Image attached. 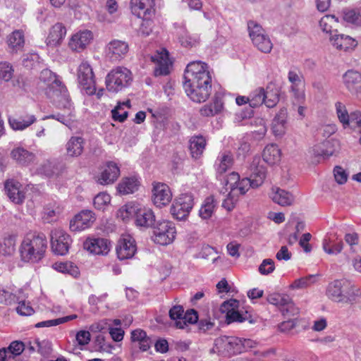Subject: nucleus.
Here are the masks:
<instances>
[{
	"mask_svg": "<svg viewBox=\"0 0 361 361\" xmlns=\"http://www.w3.org/2000/svg\"><path fill=\"white\" fill-rule=\"evenodd\" d=\"M184 79L183 87L192 101L204 102L211 95L212 75L207 63L200 61L188 63Z\"/></svg>",
	"mask_w": 361,
	"mask_h": 361,
	"instance_id": "f257e3e1",
	"label": "nucleus"
},
{
	"mask_svg": "<svg viewBox=\"0 0 361 361\" xmlns=\"http://www.w3.org/2000/svg\"><path fill=\"white\" fill-rule=\"evenodd\" d=\"M326 295L333 302L353 305L361 298V289L348 279H336L328 284Z\"/></svg>",
	"mask_w": 361,
	"mask_h": 361,
	"instance_id": "f03ea898",
	"label": "nucleus"
},
{
	"mask_svg": "<svg viewBox=\"0 0 361 361\" xmlns=\"http://www.w3.org/2000/svg\"><path fill=\"white\" fill-rule=\"evenodd\" d=\"M47 240L44 233H27L19 247L20 259L24 262L37 263L44 256Z\"/></svg>",
	"mask_w": 361,
	"mask_h": 361,
	"instance_id": "7ed1b4c3",
	"label": "nucleus"
},
{
	"mask_svg": "<svg viewBox=\"0 0 361 361\" xmlns=\"http://www.w3.org/2000/svg\"><path fill=\"white\" fill-rule=\"evenodd\" d=\"M133 80L132 73L125 67L112 69L106 77V87L109 92H118L128 87Z\"/></svg>",
	"mask_w": 361,
	"mask_h": 361,
	"instance_id": "20e7f679",
	"label": "nucleus"
},
{
	"mask_svg": "<svg viewBox=\"0 0 361 361\" xmlns=\"http://www.w3.org/2000/svg\"><path fill=\"white\" fill-rule=\"evenodd\" d=\"M247 31L253 45L260 51L268 54L273 48L270 37L260 24L254 21L247 22Z\"/></svg>",
	"mask_w": 361,
	"mask_h": 361,
	"instance_id": "39448f33",
	"label": "nucleus"
},
{
	"mask_svg": "<svg viewBox=\"0 0 361 361\" xmlns=\"http://www.w3.org/2000/svg\"><path fill=\"white\" fill-rule=\"evenodd\" d=\"M194 206V197L190 193H183L175 199L171 207V213L173 218L185 221Z\"/></svg>",
	"mask_w": 361,
	"mask_h": 361,
	"instance_id": "423d86ee",
	"label": "nucleus"
},
{
	"mask_svg": "<svg viewBox=\"0 0 361 361\" xmlns=\"http://www.w3.org/2000/svg\"><path fill=\"white\" fill-rule=\"evenodd\" d=\"M176 234V230L174 224L169 221L163 220L158 221L154 226L152 238L154 243L166 245L173 241Z\"/></svg>",
	"mask_w": 361,
	"mask_h": 361,
	"instance_id": "0eeeda50",
	"label": "nucleus"
},
{
	"mask_svg": "<svg viewBox=\"0 0 361 361\" xmlns=\"http://www.w3.org/2000/svg\"><path fill=\"white\" fill-rule=\"evenodd\" d=\"M77 76L81 90L88 95L94 94L96 91L94 75L91 66L87 61H82L80 64Z\"/></svg>",
	"mask_w": 361,
	"mask_h": 361,
	"instance_id": "6e6552de",
	"label": "nucleus"
},
{
	"mask_svg": "<svg viewBox=\"0 0 361 361\" xmlns=\"http://www.w3.org/2000/svg\"><path fill=\"white\" fill-rule=\"evenodd\" d=\"M213 351L219 355L231 357L240 354L238 337L221 336L215 339Z\"/></svg>",
	"mask_w": 361,
	"mask_h": 361,
	"instance_id": "1a4fd4ad",
	"label": "nucleus"
},
{
	"mask_svg": "<svg viewBox=\"0 0 361 361\" xmlns=\"http://www.w3.org/2000/svg\"><path fill=\"white\" fill-rule=\"evenodd\" d=\"M53 104L56 109H59L62 112H58L46 116L43 118V120L55 119L68 126L71 123L73 117L75 116V108L72 101H61L55 96Z\"/></svg>",
	"mask_w": 361,
	"mask_h": 361,
	"instance_id": "9d476101",
	"label": "nucleus"
},
{
	"mask_svg": "<svg viewBox=\"0 0 361 361\" xmlns=\"http://www.w3.org/2000/svg\"><path fill=\"white\" fill-rule=\"evenodd\" d=\"M72 240L71 236L60 228H56L51 233V245L53 252L58 255L68 253Z\"/></svg>",
	"mask_w": 361,
	"mask_h": 361,
	"instance_id": "9b49d317",
	"label": "nucleus"
},
{
	"mask_svg": "<svg viewBox=\"0 0 361 361\" xmlns=\"http://www.w3.org/2000/svg\"><path fill=\"white\" fill-rule=\"evenodd\" d=\"M250 188H253V184L250 178H245L240 180L235 188L232 189L231 192H228L226 197L224 200L222 206L227 210H231L237 202L238 197L244 195Z\"/></svg>",
	"mask_w": 361,
	"mask_h": 361,
	"instance_id": "f8f14e48",
	"label": "nucleus"
},
{
	"mask_svg": "<svg viewBox=\"0 0 361 361\" xmlns=\"http://www.w3.org/2000/svg\"><path fill=\"white\" fill-rule=\"evenodd\" d=\"M239 301L235 299H231L223 302L221 306V311L226 313V322H243L248 319L249 316L246 312L245 314H240L238 310Z\"/></svg>",
	"mask_w": 361,
	"mask_h": 361,
	"instance_id": "ddd939ff",
	"label": "nucleus"
},
{
	"mask_svg": "<svg viewBox=\"0 0 361 361\" xmlns=\"http://www.w3.org/2000/svg\"><path fill=\"white\" fill-rule=\"evenodd\" d=\"M116 254L120 260L131 259L137 251V245L135 239L128 235L123 236L116 245Z\"/></svg>",
	"mask_w": 361,
	"mask_h": 361,
	"instance_id": "4468645a",
	"label": "nucleus"
},
{
	"mask_svg": "<svg viewBox=\"0 0 361 361\" xmlns=\"http://www.w3.org/2000/svg\"><path fill=\"white\" fill-rule=\"evenodd\" d=\"M152 192V201L158 207L166 206L171 201L172 193L166 183L154 182Z\"/></svg>",
	"mask_w": 361,
	"mask_h": 361,
	"instance_id": "2eb2a0df",
	"label": "nucleus"
},
{
	"mask_svg": "<svg viewBox=\"0 0 361 361\" xmlns=\"http://www.w3.org/2000/svg\"><path fill=\"white\" fill-rule=\"evenodd\" d=\"M151 59L155 65L154 69L155 76H164L170 73L172 62L169 57V52L166 49L157 52Z\"/></svg>",
	"mask_w": 361,
	"mask_h": 361,
	"instance_id": "dca6fc26",
	"label": "nucleus"
},
{
	"mask_svg": "<svg viewBox=\"0 0 361 361\" xmlns=\"http://www.w3.org/2000/svg\"><path fill=\"white\" fill-rule=\"evenodd\" d=\"M250 178L253 184V188H257L262 185L267 176V169L259 157L256 156L253 157L250 166Z\"/></svg>",
	"mask_w": 361,
	"mask_h": 361,
	"instance_id": "f3484780",
	"label": "nucleus"
},
{
	"mask_svg": "<svg viewBox=\"0 0 361 361\" xmlns=\"http://www.w3.org/2000/svg\"><path fill=\"white\" fill-rule=\"evenodd\" d=\"M119 176L120 169L118 165L113 161H109L97 176L96 181L97 183L102 185H110L113 184L118 179Z\"/></svg>",
	"mask_w": 361,
	"mask_h": 361,
	"instance_id": "a211bd4d",
	"label": "nucleus"
},
{
	"mask_svg": "<svg viewBox=\"0 0 361 361\" xmlns=\"http://www.w3.org/2000/svg\"><path fill=\"white\" fill-rule=\"evenodd\" d=\"M94 214L90 210H82L70 222L72 231H81L90 228L95 221Z\"/></svg>",
	"mask_w": 361,
	"mask_h": 361,
	"instance_id": "6ab92c4d",
	"label": "nucleus"
},
{
	"mask_svg": "<svg viewBox=\"0 0 361 361\" xmlns=\"http://www.w3.org/2000/svg\"><path fill=\"white\" fill-rule=\"evenodd\" d=\"M93 39L92 32L90 30H80L73 35L69 40V48L76 52L84 50Z\"/></svg>",
	"mask_w": 361,
	"mask_h": 361,
	"instance_id": "aec40b11",
	"label": "nucleus"
},
{
	"mask_svg": "<svg viewBox=\"0 0 361 361\" xmlns=\"http://www.w3.org/2000/svg\"><path fill=\"white\" fill-rule=\"evenodd\" d=\"M5 192L9 200L15 204H20L25 200L23 185L17 180H8L4 184Z\"/></svg>",
	"mask_w": 361,
	"mask_h": 361,
	"instance_id": "412c9836",
	"label": "nucleus"
},
{
	"mask_svg": "<svg viewBox=\"0 0 361 361\" xmlns=\"http://www.w3.org/2000/svg\"><path fill=\"white\" fill-rule=\"evenodd\" d=\"M330 41L336 49L344 51L354 50L357 46V42L355 39L344 34H333L330 37Z\"/></svg>",
	"mask_w": 361,
	"mask_h": 361,
	"instance_id": "4be33fe9",
	"label": "nucleus"
},
{
	"mask_svg": "<svg viewBox=\"0 0 361 361\" xmlns=\"http://www.w3.org/2000/svg\"><path fill=\"white\" fill-rule=\"evenodd\" d=\"M343 84L347 90L354 94H361V73L348 70L343 75Z\"/></svg>",
	"mask_w": 361,
	"mask_h": 361,
	"instance_id": "5701e85b",
	"label": "nucleus"
},
{
	"mask_svg": "<svg viewBox=\"0 0 361 361\" xmlns=\"http://www.w3.org/2000/svg\"><path fill=\"white\" fill-rule=\"evenodd\" d=\"M46 94L52 101V103L54 102L55 96L61 101L71 100L66 87L56 78L49 85Z\"/></svg>",
	"mask_w": 361,
	"mask_h": 361,
	"instance_id": "b1692460",
	"label": "nucleus"
},
{
	"mask_svg": "<svg viewBox=\"0 0 361 361\" xmlns=\"http://www.w3.org/2000/svg\"><path fill=\"white\" fill-rule=\"evenodd\" d=\"M128 51V45L124 41L113 40L107 46L106 55L111 61H119Z\"/></svg>",
	"mask_w": 361,
	"mask_h": 361,
	"instance_id": "393cba45",
	"label": "nucleus"
},
{
	"mask_svg": "<svg viewBox=\"0 0 361 361\" xmlns=\"http://www.w3.org/2000/svg\"><path fill=\"white\" fill-rule=\"evenodd\" d=\"M154 0L130 1L131 11L138 18L152 16L154 13Z\"/></svg>",
	"mask_w": 361,
	"mask_h": 361,
	"instance_id": "a878e982",
	"label": "nucleus"
},
{
	"mask_svg": "<svg viewBox=\"0 0 361 361\" xmlns=\"http://www.w3.org/2000/svg\"><path fill=\"white\" fill-rule=\"evenodd\" d=\"M267 301L270 304L279 307L283 314L285 312H293V302L288 295L271 293L268 295Z\"/></svg>",
	"mask_w": 361,
	"mask_h": 361,
	"instance_id": "bb28decb",
	"label": "nucleus"
},
{
	"mask_svg": "<svg viewBox=\"0 0 361 361\" xmlns=\"http://www.w3.org/2000/svg\"><path fill=\"white\" fill-rule=\"evenodd\" d=\"M110 243L105 238H93L84 243V248L95 255L106 254L109 251Z\"/></svg>",
	"mask_w": 361,
	"mask_h": 361,
	"instance_id": "cd10ccee",
	"label": "nucleus"
},
{
	"mask_svg": "<svg viewBox=\"0 0 361 361\" xmlns=\"http://www.w3.org/2000/svg\"><path fill=\"white\" fill-rule=\"evenodd\" d=\"M234 163L233 155L230 151L220 152L214 164L216 171L223 174L232 167Z\"/></svg>",
	"mask_w": 361,
	"mask_h": 361,
	"instance_id": "c85d7f7f",
	"label": "nucleus"
},
{
	"mask_svg": "<svg viewBox=\"0 0 361 361\" xmlns=\"http://www.w3.org/2000/svg\"><path fill=\"white\" fill-rule=\"evenodd\" d=\"M270 197L275 203L282 207L290 206L295 200L293 194L277 187L271 188Z\"/></svg>",
	"mask_w": 361,
	"mask_h": 361,
	"instance_id": "c756f323",
	"label": "nucleus"
},
{
	"mask_svg": "<svg viewBox=\"0 0 361 361\" xmlns=\"http://www.w3.org/2000/svg\"><path fill=\"white\" fill-rule=\"evenodd\" d=\"M288 112L286 108L281 109L273 119L272 132L276 136L283 135L286 130Z\"/></svg>",
	"mask_w": 361,
	"mask_h": 361,
	"instance_id": "7c9ffc66",
	"label": "nucleus"
},
{
	"mask_svg": "<svg viewBox=\"0 0 361 361\" xmlns=\"http://www.w3.org/2000/svg\"><path fill=\"white\" fill-rule=\"evenodd\" d=\"M66 35V28L61 23L54 25L47 38V44L50 47L59 45Z\"/></svg>",
	"mask_w": 361,
	"mask_h": 361,
	"instance_id": "2f4dec72",
	"label": "nucleus"
},
{
	"mask_svg": "<svg viewBox=\"0 0 361 361\" xmlns=\"http://www.w3.org/2000/svg\"><path fill=\"white\" fill-rule=\"evenodd\" d=\"M135 224L139 227L149 228L154 225L155 215L149 208L139 207L135 220Z\"/></svg>",
	"mask_w": 361,
	"mask_h": 361,
	"instance_id": "473e14b6",
	"label": "nucleus"
},
{
	"mask_svg": "<svg viewBox=\"0 0 361 361\" xmlns=\"http://www.w3.org/2000/svg\"><path fill=\"white\" fill-rule=\"evenodd\" d=\"M11 157L20 165L28 166L36 159L35 154L23 147H17L11 152Z\"/></svg>",
	"mask_w": 361,
	"mask_h": 361,
	"instance_id": "72a5a7b5",
	"label": "nucleus"
},
{
	"mask_svg": "<svg viewBox=\"0 0 361 361\" xmlns=\"http://www.w3.org/2000/svg\"><path fill=\"white\" fill-rule=\"evenodd\" d=\"M85 142L81 136H72L66 145L67 155L78 157L82 154Z\"/></svg>",
	"mask_w": 361,
	"mask_h": 361,
	"instance_id": "f704fd0d",
	"label": "nucleus"
},
{
	"mask_svg": "<svg viewBox=\"0 0 361 361\" xmlns=\"http://www.w3.org/2000/svg\"><path fill=\"white\" fill-rule=\"evenodd\" d=\"M130 339L132 343L136 344L142 351L149 350L152 343V341L147 336L146 332L140 329L131 331Z\"/></svg>",
	"mask_w": 361,
	"mask_h": 361,
	"instance_id": "c9c22d12",
	"label": "nucleus"
},
{
	"mask_svg": "<svg viewBox=\"0 0 361 361\" xmlns=\"http://www.w3.org/2000/svg\"><path fill=\"white\" fill-rule=\"evenodd\" d=\"M7 44L12 53H17L23 50L25 45V36L22 30L13 31L8 36Z\"/></svg>",
	"mask_w": 361,
	"mask_h": 361,
	"instance_id": "e433bc0d",
	"label": "nucleus"
},
{
	"mask_svg": "<svg viewBox=\"0 0 361 361\" xmlns=\"http://www.w3.org/2000/svg\"><path fill=\"white\" fill-rule=\"evenodd\" d=\"M140 181L135 176L123 178L117 185V191L121 195H129L138 190Z\"/></svg>",
	"mask_w": 361,
	"mask_h": 361,
	"instance_id": "4c0bfd02",
	"label": "nucleus"
},
{
	"mask_svg": "<svg viewBox=\"0 0 361 361\" xmlns=\"http://www.w3.org/2000/svg\"><path fill=\"white\" fill-rule=\"evenodd\" d=\"M207 142L202 135L192 136L189 140V149L192 157L195 159H199L206 147Z\"/></svg>",
	"mask_w": 361,
	"mask_h": 361,
	"instance_id": "58836bf2",
	"label": "nucleus"
},
{
	"mask_svg": "<svg viewBox=\"0 0 361 361\" xmlns=\"http://www.w3.org/2000/svg\"><path fill=\"white\" fill-rule=\"evenodd\" d=\"M37 121L33 114H26L18 118H10L8 123L11 128L14 130H23L30 126Z\"/></svg>",
	"mask_w": 361,
	"mask_h": 361,
	"instance_id": "ea45409f",
	"label": "nucleus"
},
{
	"mask_svg": "<svg viewBox=\"0 0 361 361\" xmlns=\"http://www.w3.org/2000/svg\"><path fill=\"white\" fill-rule=\"evenodd\" d=\"M281 156V153L279 147L276 144H269L264 149L262 161L269 165H274L280 161Z\"/></svg>",
	"mask_w": 361,
	"mask_h": 361,
	"instance_id": "a19ab883",
	"label": "nucleus"
},
{
	"mask_svg": "<svg viewBox=\"0 0 361 361\" xmlns=\"http://www.w3.org/2000/svg\"><path fill=\"white\" fill-rule=\"evenodd\" d=\"M223 105L224 103L221 97L216 95L213 99V102L203 106L200 111L203 116H213L221 111Z\"/></svg>",
	"mask_w": 361,
	"mask_h": 361,
	"instance_id": "79ce46f5",
	"label": "nucleus"
},
{
	"mask_svg": "<svg viewBox=\"0 0 361 361\" xmlns=\"http://www.w3.org/2000/svg\"><path fill=\"white\" fill-rule=\"evenodd\" d=\"M178 40L180 44L186 48L192 47L199 43L200 38L197 35H190L185 26H182L177 31Z\"/></svg>",
	"mask_w": 361,
	"mask_h": 361,
	"instance_id": "37998d69",
	"label": "nucleus"
},
{
	"mask_svg": "<svg viewBox=\"0 0 361 361\" xmlns=\"http://www.w3.org/2000/svg\"><path fill=\"white\" fill-rule=\"evenodd\" d=\"M342 18L345 22L355 26L361 25V13L355 8H344L342 11Z\"/></svg>",
	"mask_w": 361,
	"mask_h": 361,
	"instance_id": "c03bdc74",
	"label": "nucleus"
},
{
	"mask_svg": "<svg viewBox=\"0 0 361 361\" xmlns=\"http://www.w3.org/2000/svg\"><path fill=\"white\" fill-rule=\"evenodd\" d=\"M314 155L316 157H322L323 159H327L334 154V149L330 141H326L322 143V145L315 146L312 149Z\"/></svg>",
	"mask_w": 361,
	"mask_h": 361,
	"instance_id": "a18cd8bd",
	"label": "nucleus"
},
{
	"mask_svg": "<svg viewBox=\"0 0 361 361\" xmlns=\"http://www.w3.org/2000/svg\"><path fill=\"white\" fill-rule=\"evenodd\" d=\"M215 208L214 199L213 197H208L205 199L199 210V216L202 219H209L214 213Z\"/></svg>",
	"mask_w": 361,
	"mask_h": 361,
	"instance_id": "49530a36",
	"label": "nucleus"
},
{
	"mask_svg": "<svg viewBox=\"0 0 361 361\" xmlns=\"http://www.w3.org/2000/svg\"><path fill=\"white\" fill-rule=\"evenodd\" d=\"M198 321V314L197 312L193 310H187L183 314V317L182 320H178V322L175 323V326L178 329H183L186 326L187 324H195Z\"/></svg>",
	"mask_w": 361,
	"mask_h": 361,
	"instance_id": "de8ad7c7",
	"label": "nucleus"
},
{
	"mask_svg": "<svg viewBox=\"0 0 361 361\" xmlns=\"http://www.w3.org/2000/svg\"><path fill=\"white\" fill-rule=\"evenodd\" d=\"M265 90L262 87H259L250 93L249 96V104L252 107H257L262 104H265Z\"/></svg>",
	"mask_w": 361,
	"mask_h": 361,
	"instance_id": "09e8293b",
	"label": "nucleus"
},
{
	"mask_svg": "<svg viewBox=\"0 0 361 361\" xmlns=\"http://www.w3.org/2000/svg\"><path fill=\"white\" fill-rule=\"evenodd\" d=\"M318 275L310 274L305 277H302L295 280L290 285L291 289H303L309 287L317 281Z\"/></svg>",
	"mask_w": 361,
	"mask_h": 361,
	"instance_id": "8fccbe9b",
	"label": "nucleus"
},
{
	"mask_svg": "<svg viewBox=\"0 0 361 361\" xmlns=\"http://www.w3.org/2000/svg\"><path fill=\"white\" fill-rule=\"evenodd\" d=\"M130 107V102L119 103L112 111V118L114 121L123 122L128 117V111L123 109V106Z\"/></svg>",
	"mask_w": 361,
	"mask_h": 361,
	"instance_id": "3c124183",
	"label": "nucleus"
},
{
	"mask_svg": "<svg viewBox=\"0 0 361 361\" xmlns=\"http://www.w3.org/2000/svg\"><path fill=\"white\" fill-rule=\"evenodd\" d=\"M345 242L349 245V251L350 253H356L357 252L360 238L356 232L346 233L344 235Z\"/></svg>",
	"mask_w": 361,
	"mask_h": 361,
	"instance_id": "603ef678",
	"label": "nucleus"
},
{
	"mask_svg": "<svg viewBox=\"0 0 361 361\" xmlns=\"http://www.w3.org/2000/svg\"><path fill=\"white\" fill-rule=\"evenodd\" d=\"M288 79L291 84L290 90L305 86L303 76L298 71L290 70L288 73Z\"/></svg>",
	"mask_w": 361,
	"mask_h": 361,
	"instance_id": "864d4df0",
	"label": "nucleus"
},
{
	"mask_svg": "<svg viewBox=\"0 0 361 361\" xmlns=\"http://www.w3.org/2000/svg\"><path fill=\"white\" fill-rule=\"evenodd\" d=\"M110 202L111 196L104 192L97 194L93 200L95 209L99 210L104 209L110 204Z\"/></svg>",
	"mask_w": 361,
	"mask_h": 361,
	"instance_id": "5fc2aeb1",
	"label": "nucleus"
},
{
	"mask_svg": "<svg viewBox=\"0 0 361 361\" xmlns=\"http://www.w3.org/2000/svg\"><path fill=\"white\" fill-rule=\"evenodd\" d=\"M16 238L15 235H9L5 238L1 244V250L6 255H12L16 250Z\"/></svg>",
	"mask_w": 361,
	"mask_h": 361,
	"instance_id": "6e6d98bb",
	"label": "nucleus"
},
{
	"mask_svg": "<svg viewBox=\"0 0 361 361\" xmlns=\"http://www.w3.org/2000/svg\"><path fill=\"white\" fill-rule=\"evenodd\" d=\"M138 206L135 204H127L123 206L118 211V216L123 220L126 221L130 217L136 216L137 212L138 211Z\"/></svg>",
	"mask_w": 361,
	"mask_h": 361,
	"instance_id": "4d7b16f0",
	"label": "nucleus"
},
{
	"mask_svg": "<svg viewBox=\"0 0 361 361\" xmlns=\"http://www.w3.org/2000/svg\"><path fill=\"white\" fill-rule=\"evenodd\" d=\"M265 105L268 108L275 106L279 100V90L276 88L270 90V86H268L265 90Z\"/></svg>",
	"mask_w": 361,
	"mask_h": 361,
	"instance_id": "13d9d810",
	"label": "nucleus"
},
{
	"mask_svg": "<svg viewBox=\"0 0 361 361\" xmlns=\"http://www.w3.org/2000/svg\"><path fill=\"white\" fill-rule=\"evenodd\" d=\"M343 128H350L353 130L361 128V112L360 111L350 112L348 123H345Z\"/></svg>",
	"mask_w": 361,
	"mask_h": 361,
	"instance_id": "bf43d9fd",
	"label": "nucleus"
},
{
	"mask_svg": "<svg viewBox=\"0 0 361 361\" xmlns=\"http://www.w3.org/2000/svg\"><path fill=\"white\" fill-rule=\"evenodd\" d=\"M56 170L55 164L53 162L46 161L39 166L37 173L46 177H51L55 174Z\"/></svg>",
	"mask_w": 361,
	"mask_h": 361,
	"instance_id": "052dcab7",
	"label": "nucleus"
},
{
	"mask_svg": "<svg viewBox=\"0 0 361 361\" xmlns=\"http://www.w3.org/2000/svg\"><path fill=\"white\" fill-rule=\"evenodd\" d=\"M9 359H13L15 356L20 355L24 350V344L21 341H13L6 348Z\"/></svg>",
	"mask_w": 361,
	"mask_h": 361,
	"instance_id": "680f3d73",
	"label": "nucleus"
},
{
	"mask_svg": "<svg viewBox=\"0 0 361 361\" xmlns=\"http://www.w3.org/2000/svg\"><path fill=\"white\" fill-rule=\"evenodd\" d=\"M13 66L8 62H0V80L9 81L13 74Z\"/></svg>",
	"mask_w": 361,
	"mask_h": 361,
	"instance_id": "e2e57ef3",
	"label": "nucleus"
},
{
	"mask_svg": "<svg viewBox=\"0 0 361 361\" xmlns=\"http://www.w3.org/2000/svg\"><path fill=\"white\" fill-rule=\"evenodd\" d=\"M151 16L140 17L142 18L140 26L139 32L145 36H148L152 31L153 22L150 20Z\"/></svg>",
	"mask_w": 361,
	"mask_h": 361,
	"instance_id": "0e129e2a",
	"label": "nucleus"
},
{
	"mask_svg": "<svg viewBox=\"0 0 361 361\" xmlns=\"http://www.w3.org/2000/svg\"><path fill=\"white\" fill-rule=\"evenodd\" d=\"M33 344L37 346V351L42 355H47L51 351V345L49 341L35 339Z\"/></svg>",
	"mask_w": 361,
	"mask_h": 361,
	"instance_id": "69168bd1",
	"label": "nucleus"
},
{
	"mask_svg": "<svg viewBox=\"0 0 361 361\" xmlns=\"http://www.w3.org/2000/svg\"><path fill=\"white\" fill-rule=\"evenodd\" d=\"M17 300H18V297L15 294L4 289H0V303L10 305L16 303Z\"/></svg>",
	"mask_w": 361,
	"mask_h": 361,
	"instance_id": "338daca9",
	"label": "nucleus"
},
{
	"mask_svg": "<svg viewBox=\"0 0 361 361\" xmlns=\"http://www.w3.org/2000/svg\"><path fill=\"white\" fill-rule=\"evenodd\" d=\"M59 213V209L58 207H45L42 214V219L45 223H51L56 219Z\"/></svg>",
	"mask_w": 361,
	"mask_h": 361,
	"instance_id": "774afa93",
	"label": "nucleus"
}]
</instances>
